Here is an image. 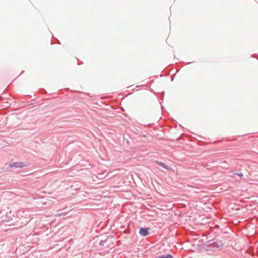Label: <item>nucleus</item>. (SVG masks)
<instances>
[{"label": "nucleus", "mask_w": 258, "mask_h": 258, "mask_svg": "<svg viewBox=\"0 0 258 258\" xmlns=\"http://www.w3.org/2000/svg\"><path fill=\"white\" fill-rule=\"evenodd\" d=\"M25 165L22 162H14L12 163H11L9 165L10 167H15V168H22L23 166H24Z\"/></svg>", "instance_id": "1"}, {"label": "nucleus", "mask_w": 258, "mask_h": 258, "mask_svg": "<svg viewBox=\"0 0 258 258\" xmlns=\"http://www.w3.org/2000/svg\"><path fill=\"white\" fill-rule=\"evenodd\" d=\"M106 242V239H105V240H101L100 242H99V244L100 245H104V243H105Z\"/></svg>", "instance_id": "5"}, {"label": "nucleus", "mask_w": 258, "mask_h": 258, "mask_svg": "<svg viewBox=\"0 0 258 258\" xmlns=\"http://www.w3.org/2000/svg\"><path fill=\"white\" fill-rule=\"evenodd\" d=\"M63 213H57L55 215V216H57V217H60L62 215H63Z\"/></svg>", "instance_id": "7"}, {"label": "nucleus", "mask_w": 258, "mask_h": 258, "mask_svg": "<svg viewBox=\"0 0 258 258\" xmlns=\"http://www.w3.org/2000/svg\"><path fill=\"white\" fill-rule=\"evenodd\" d=\"M214 246H217V247H221L223 245V243L222 242H216L214 243Z\"/></svg>", "instance_id": "4"}, {"label": "nucleus", "mask_w": 258, "mask_h": 258, "mask_svg": "<svg viewBox=\"0 0 258 258\" xmlns=\"http://www.w3.org/2000/svg\"><path fill=\"white\" fill-rule=\"evenodd\" d=\"M157 164L161 166H162V167H163L165 169H168V166L164 163H162L161 162H159V161H157L156 162Z\"/></svg>", "instance_id": "3"}, {"label": "nucleus", "mask_w": 258, "mask_h": 258, "mask_svg": "<svg viewBox=\"0 0 258 258\" xmlns=\"http://www.w3.org/2000/svg\"><path fill=\"white\" fill-rule=\"evenodd\" d=\"M149 228H141L140 229L139 233L143 236H147L149 234Z\"/></svg>", "instance_id": "2"}, {"label": "nucleus", "mask_w": 258, "mask_h": 258, "mask_svg": "<svg viewBox=\"0 0 258 258\" xmlns=\"http://www.w3.org/2000/svg\"><path fill=\"white\" fill-rule=\"evenodd\" d=\"M172 255L170 254H168L166 256H162L161 257V258H172Z\"/></svg>", "instance_id": "6"}, {"label": "nucleus", "mask_w": 258, "mask_h": 258, "mask_svg": "<svg viewBox=\"0 0 258 258\" xmlns=\"http://www.w3.org/2000/svg\"><path fill=\"white\" fill-rule=\"evenodd\" d=\"M236 174L239 175V176H242V173H236Z\"/></svg>", "instance_id": "8"}]
</instances>
